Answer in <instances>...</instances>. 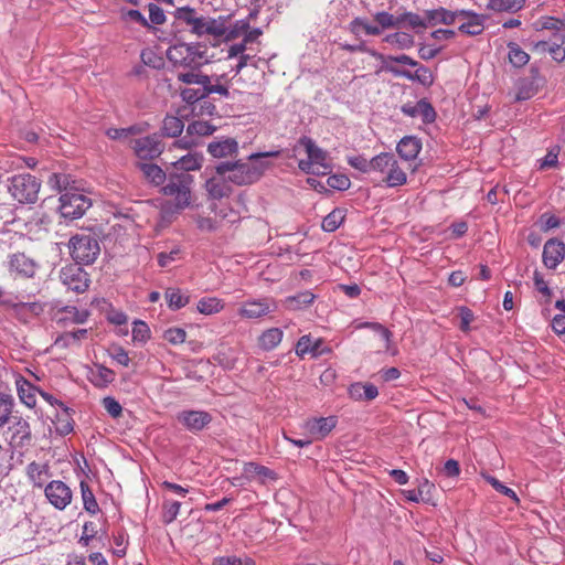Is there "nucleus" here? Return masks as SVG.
Returning a JSON list of instances; mask_svg holds the SVG:
<instances>
[{
  "instance_id": "nucleus-47",
  "label": "nucleus",
  "mask_w": 565,
  "mask_h": 565,
  "mask_svg": "<svg viewBox=\"0 0 565 565\" xmlns=\"http://www.w3.org/2000/svg\"><path fill=\"white\" fill-rule=\"evenodd\" d=\"M14 399L12 395L0 393V427L9 423L12 413Z\"/></svg>"
},
{
  "instance_id": "nucleus-31",
  "label": "nucleus",
  "mask_w": 565,
  "mask_h": 565,
  "mask_svg": "<svg viewBox=\"0 0 565 565\" xmlns=\"http://www.w3.org/2000/svg\"><path fill=\"white\" fill-rule=\"evenodd\" d=\"M203 157L198 152H189L172 163L177 171L188 173L201 169Z\"/></svg>"
},
{
  "instance_id": "nucleus-9",
  "label": "nucleus",
  "mask_w": 565,
  "mask_h": 565,
  "mask_svg": "<svg viewBox=\"0 0 565 565\" xmlns=\"http://www.w3.org/2000/svg\"><path fill=\"white\" fill-rule=\"evenodd\" d=\"M276 310V300L270 297H264L244 301L238 309V315L244 319L257 320L275 312Z\"/></svg>"
},
{
  "instance_id": "nucleus-21",
  "label": "nucleus",
  "mask_w": 565,
  "mask_h": 565,
  "mask_svg": "<svg viewBox=\"0 0 565 565\" xmlns=\"http://www.w3.org/2000/svg\"><path fill=\"white\" fill-rule=\"evenodd\" d=\"M543 263L550 269H555L565 257V244L557 239H548L543 247Z\"/></svg>"
},
{
  "instance_id": "nucleus-51",
  "label": "nucleus",
  "mask_w": 565,
  "mask_h": 565,
  "mask_svg": "<svg viewBox=\"0 0 565 565\" xmlns=\"http://www.w3.org/2000/svg\"><path fill=\"white\" fill-rule=\"evenodd\" d=\"M120 18L129 24H139L145 28L149 26L148 20L139 10L136 9H120Z\"/></svg>"
},
{
  "instance_id": "nucleus-60",
  "label": "nucleus",
  "mask_w": 565,
  "mask_h": 565,
  "mask_svg": "<svg viewBox=\"0 0 565 565\" xmlns=\"http://www.w3.org/2000/svg\"><path fill=\"white\" fill-rule=\"evenodd\" d=\"M68 177L62 173H52L47 179V184L57 191L66 190L68 185Z\"/></svg>"
},
{
  "instance_id": "nucleus-32",
  "label": "nucleus",
  "mask_w": 565,
  "mask_h": 565,
  "mask_svg": "<svg viewBox=\"0 0 565 565\" xmlns=\"http://www.w3.org/2000/svg\"><path fill=\"white\" fill-rule=\"evenodd\" d=\"M457 11H448L444 8L429 10L426 12V18L428 23L436 24V23H444V24H455L457 22Z\"/></svg>"
},
{
  "instance_id": "nucleus-12",
  "label": "nucleus",
  "mask_w": 565,
  "mask_h": 565,
  "mask_svg": "<svg viewBox=\"0 0 565 565\" xmlns=\"http://www.w3.org/2000/svg\"><path fill=\"white\" fill-rule=\"evenodd\" d=\"M135 154L141 160H152L163 151V145L159 135L145 136L131 141Z\"/></svg>"
},
{
  "instance_id": "nucleus-46",
  "label": "nucleus",
  "mask_w": 565,
  "mask_h": 565,
  "mask_svg": "<svg viewBox=\"0 0 565 565\" xmlns=\"http://www.w3.org/2000/svg\"><path fill=\"white\" fill-rule=\"evenodd\" d=\"M374 20L376 21V25L380 26L381 31L384 29L401 28L399 14L394 15L386 11H380L375 13Z\"/></svg>"
},
{
  "instance_id": "nucleus-58",
  "label": "nucleus",
  "mask_w": 565,
  "mask_h": 565,
  "mask_svg": "<svg viewBox=\"0 0 565 565\" xmlns=\"http://www.w3.org/2000/svg\"><path fill=\"white\" fill-rule=\"evenodd\" d=\"M181 249L174 247L170 252H161L158 254L157 259L160 267H168L171 263L180 259Z\"/></svg>"
},
{
  "instance_id": "nucleus-15",
  "label": "nucleus",
  "mask_w": 565,
  "mask_h": 565,
  "mask_svg": "<svg viewBox=\"0 0 565 565\" xmlns=\"http://www.w3.org/2000/svg\"><path fill=\"white\" fill-rule=\"evenodd\" d=\"M338 417H312L305 422L303 429L312 440L324 439L337 426Z\"/></svg>"
},
{
  "instance_id": "nucleus-25",
  "label": "nucleus",
  "mask_w": 565,
  "mask_h": 565,
  "mask_svg": "<svg viewBox=\"0 0 565 565\" xmlns=\"http://www.w3.org/2000/svg\"><path fill=\"white\" fill-rule=\"evenodd\" d=\"M420 149V140L413 136L402 138L396 147L399 157L406 161L414 160L418 156Z\"/></svg>"
},
{
  "instance_id": "nucleus-50",
  "label": "nucleus",
  "mask_w": 565,
  "mask_h": 565,
  "mask_svg": "<svg viewBox=\"0 0 565 565\" xmlns=\"http://www.w3.org/2000/svg\"><path fill=\"white\" fill-rule=\"evenodd\" d=\"M385 41L402 50L409 49L414 45L413 35L406 32H396L394 34H388L386 35Z\"/></svg>"
},
{
  "instance_id": "nucleus-13",
  "label": "nucleus",
  "mask_w": 565,
  "mask_h": 565,
  "mask_svg": "<svg viewBox=\"0 0 565 565\" xmlns=\"http://www.w3.org/2000/svg\"><path fill=\"white\" fill-rule=\"evenodd\" d=\"M38 268V263L24 253L17 252L8 256V269L14 277L33 278Z\"/></svg>"
},
{
  "instance_id": "nucleus-44",
  "label": "nucleus",
  "mask_w": 565,
  "mask_h": 565,
  "mask_svg": "<svg viewBox=\"0 0 565 565\" xmlns=\"http://www.w3.org/2000/svg\"><path fill=\"white\" fill-rule=\"evenodd\" d=\"M371 55L374 56L375 58L381 60L383 63V66L385 64L392 65V63H398V64L408 65L412 67L418 66V62L406 54H401V55H396V56H393V55L385 56L375 51H371Z\"/></svg>"
},
{
  "instance_id": "nucleus-38",
  "label": "nucleus",
  "mask_w": 565,
  "mask_h": 565,
  "mask_svg": "<svg viewBox=\"0 0 565 565\" xmlns=\"http://www.w3.org/2000/svg\"><path fill=\"white\" fill-rule=\"evenodd\" d=\"M115 380V373L104 365H96L92 371L90 382L98 387H105Z\"/></svg>"
},
{
  "instance_id": "nucleus-41",
  "label": "nucleus",
  "mask_w": 565,
  "mask_h": 565,
  "mask_svg": "<svg viewBox=\"0 0 565 565\" xmlns=\"http://www.w3.org/2000/svg\"><path fill=\"white\" fill-rule=\"evenodd\" d=\"M79 487H81L83 507H84L85 511H87L88 513H90L93 515L98 513L99 507H98V503H97L95 495H94L93 491L90 490L88 483L85 481H82Z\"/></svg>"
},
{
  "instance_id": "nucleus-61",
  "label": "nucleus",
  "mask_w": 565,
  "mask_h": 565,
  "mask_svg": "<svg viewBox=\"0 0 565 565\" xmlns=\"http://www.w3.org/2000/svg\"><path fill=\"white\" fill-rule=\"evenodd\" d=\"M181 97L184 102L189 104H193L200 99L206 97L204 87L194 89V88H184L181 90Z\"/></svg>"
},
{
  "instance_id": "nucleus-27",
  "label": "nucleus",
  "mask_w": 565,
  "mask_h": 565,
  "mask_svg": "<svg viewBox=\"0 0 565 565\" xmlns=\"http://www.w3.org/2000/svg\"><path fill=\"white\" fill-rule=\"evenodd\" d=\"M205 189L210 198L220 200L231 193V186L227 184V179L220 177H212L205 182Z\"/></svg>"
},
{
  "instance_id": "nucleus-10",
  "label": "nucleus",
  "mask_w": 565,
  "mask_h": 565,
  "mask_svg": "<svg viewBox=\"0 0 565 565\" xmlns=\"http://www.w3.org/2000/svg\"><path fill=\"white\" fill-rule=\"evenodd\" d=\"M62 284L75 294H83L89 287L88 274L77 264L63 267L60 271Z\"/></svg>"
},
{
  "instance_id": "nucleus-28",
  "label": "nucleus",
  "mask_w": 565,
  "mask_h": 565,
  "mask_svg": "<svg viewBox=\"0 0 565 565\" xmlns=\"http://www.w3.org/2000/svg\"><path fill=\"white\" fill-rule=\"evenodd\" d=\"M73 409H71L67 406H64L61 409H57L55 414V429L56 433L61 436L68 435L71 431H73L74 428V420H73Z\"/></svg>"
},
{
  "instance_id": "nucleus-17",
  "label": "nucleus",
  "mask_w": 565,
  "mask_h": 565,
  "mask_svg": "<svg viewBox=\"0 0 565 565\" xmlns=\"http://www.w3.org/2000/svg\"><path fill=\"white\" fill-rule=\"evenodd\" d=\"M168 58L174 64L191 66L194 64H202L206 57L198 51L196 47L191 45L173 46L168 50Z\"/></svg>"
},
{
  "instance_id": "nucleus-35",
  "label": "nucleus",
  "mask_w": 565,
  "mask_h": 565,
  "mask_svg": "<svg viewBox=\"0 0 565 565\" xmlns=\"http://www.w3.org/2000/svg\"><path fill=\"white\" fill-rule=\"evenodd\" d=\"M60 320L65 323L82 324L88 319L89 312L86 309L79 310L74 306H66L61 311Z\"/></svg>"
},
{
  "instance_id": "nucleus-19",
  "label": "nucleus",
  "mask_w": 565,
  "mask_h": 565,
  "mask_svg": "<svg viewBox=\"0 0 565 565\" xmlns=\"http://www.w3.org/2000/svg\"><path fill=\"white\" fill-rule=\"evenodd\" d=\"M402 113L405 116L415 118L420 117L424 124H431L436 119V111L431 104L423 98L417 103H406L401 107Z\"/></svg>"
},
{
  "instance_id": "nucleus-5",
  "label": "nucleus",
  "mask_w": 565,
  "mask_h": 565,
  "mask_svg": "<svg viewBox=\"0 0 565 565\" xmlns=\"http://www.w3.org/2000/svg\"><path fill=\"white\" fill-rule=\"evenodd\" d=\"M193 177L184 172H170L167 184L162 188V193L173 198L174 206L183 210L191 202V185Z\"/></svg>"
},
{
  "instance_id": "nucleus-54",
  "label": "nucleus",
  "mask_w": 565,
  "mask_h": 565,
  "mask_svg": "<svg viewBox=\"0 0 565 565\" xmlns=\"http://www.w3.org/2000/svg\"><path fill=\"white\" fill-rule=\"evenodd\" d=\"M401 26L408 25L412 29H425L427 22L420 15L413 12H405L399 14Z\"/></svg>"
},
{
  "instance_id": "nucleus-3",
  "label": "nucleus",
  "mask_w": 565,
  "mask_h": 565,
  "mask_svg": "<svg viewBox=\"0 0 565 565\" xmlns=\"http://www.w3.org/2000/svg\"><path fill=\"white\" fill-rule=\"evenodd\" d=\"M299 148H303L307 159L298 162V168L307 174L326 175L330 172L331 166L328 163V153L317 146L309 137H301L294 148L297 152Z\"/></svg>"
},
{
  "instance_id": "nucleus-39",
  "label": "nucleus",
  "mask_w": 565,
  "mask_h": 565,
  "mask_svg": "<svg viewBox=\"0 0 565 565\" xmlns=\"http://www.w3.org/2000/svg\"><path fill=\"white\" fill-rule=\"evenodd\" d=\"M224 302L223 300L216 297H205L199 300L196 305V309L200 313L203 315H214L223 310Z\"/></svg>"
},
{
  "instance_id": "nucleus-52",
  "label": "nucleus",
  "mask_w": 565,
  "mask_h": 565,
  "mask_svg": "<svg viewBox=\"0 0 565 565\" xmlns=\"http://www.w3.org/2000/svg\"><path fill=\"white\" fill-rule=\"evenodd\" d=\"M248 29H249L248 20L236 21L233 25H228V22H227L226 23V33H224L222 38H224L226 41H232L241 35H245V33L247 32Z\"/></svg>"
},
{
  "instance_id": "nucleus-6",
  "label": "nucleus",
  "mask_w": 565,
  "mask_h": 565,
  "mask_svg": "<svg viewBox=\"0 0 565 565\" xmlns=\"http://www.w3.org/2000/svg\"><path fill=\"white\" fill-rule=\"evenodd\" d=\"M41 182L30 173L13 175L9 179L8 190L11 196L22 204L34 203L38 200Z\"/></svg>"
},
{
  "instance_id": "nucleus-45",
  "label": "nucleus",
  "mask_w": 565,
  "mask_h": 565,
  "mask_svg": "<svg viewBox=\"0 0 565 565\" xmlns=\"http://www.w3.org/2000/svg\"><path fill=\"white\" fill-rule=\"evenodd\" d=\"M181 503L179 501L164 499L162 503V522L172 523L179 515Z\"/></svg>"
},
{
  "instance_id": "nucleus-59",
  "label": "nucleus",
  "mask_w": 565,
  "mask_h": 565,
  "mask_svg": "<svg viewBox=\"0 0 565 565\" xmlns=\"http://www.w3.org/2000/svg\"><path fill=\"white\" fill-rule=\"evenodd\" d=\"M327 183L332 189L344 191L349 189L351 181L344 174H332L328 178Z\"/></svg>"
},
{
  "instance_id": "nucleus-53",
  "label": "nucleus",
  "mask_w": 565,
  "mask_h": 565,
  "mask_svg": "<svg viewBox=\"0 0 565 565\" xmlns=\"http://www.w3.org/2000/svg\"><path fill=\"white\" fill-rule=\"evenodd\" d=\"M131 333L135 342L146 343L150 339V329L148 324L141 320L134 321Z\"/></svg>"
},
{
  "instance_id": "nucleus-30",
  "label": "nucleus",
  "mask_w": 565,
  "mask_h": 565,
  "mask_svg": "<svg viewBox=\"0 0 565 565\" xmlns=\"http://www.w3.org/2000/svg\"><path fill=\"white\" fill-rule=\"evenodd\" d=\"M238 145L234 139L227 138L220 141H213L209 145L207 151L214 158H224L227 156H232L237 152Z\"/></svg>"
},
{
  "instance_id": "nucleus-8",
  "label": "nucleus",
  "mask_w": 565,
  "mask_h": 565,
  "mask_svg": "<svg viewBox=\"0 0 565 565\" xmlns=\"http://www.w3.org/2000/svg\"><path fill=\"white\" fill-rule=\"evenodd\" d=\"M92 201L88 196L76 191H65L60 196V213L66 220L82 217L90 207Z\"/></svg>"
},
{
  "instance_id": "nucleus-42",
  "label": "nucleus",
  "mask_w": 565,
  "mask_h": 565,
  "mask_svg": "<svg viewBox=\"0 0 565 565\" xmlns=\"http://www.w3.org/2000/svg\"><path fill=\"white\" fill-rule=\"evenodd\" d=\"M344 221V212L341 209H334L323 217L321 227L324 232H334Z\"/></svg>"
},
{
  "instance_id": "nucleus-7",
  "label": "nucleus",
  "mask_w": 565,
  "mask_h": 565,
  "mask_svg": "<svg viewBox=\"0 0 565 565\" xmlns=\"http://www.w3.org/2000/svg\"><path fill=\"white\" fill-rule=\"evenodd\" d=\"M70 254L77 265H88L95 262L99 255L98 241L89 234H77L71 237L68 243Z\"/></svg>"
},
{
  "instance_id": "nucleus-24",
  "label": "nucleus",
  "mask_w": 565,
  "mask_h": 565,
  "mask_svg": "<svg viewBox=\"0 0 565 565\" xmlns=\"http://www.w3.org/2000/svg\"><path fill=\"white\" fill-rule=\"evenodd\" d=\"M15 386L20 401L30 408L34 407L39 390L23 376L17 377Z\"/></svg>"
},
{
  "instance_id": "nucleus-56",
  "label": "nucleus",
  "mask_w": 565,
  "mask_h": 565,
  "mask_svg": "<svg viewBox=\"0 0 565 565\" xmlns=\"http://www.w3.org/2000/svg\"><path fill=\"white\" fill-rule=\"evenodd\" d=\"M163 339L173 345L181 344L186 339V332L182 328L172 327L164 331Z\"/></svg>"
},
{
  "instance_id": "nucleus-64",
  "label": "nucleus",
  "mask_w": 565,
  "mask_h": 565,
  "mask_svg": "<svg viewBox=\"0 0 565 565\" xmlns=\"http://www.w3.org/2000/svg\"><path fill=\"white\" fill-rule=\"evenodd\" d=\"M459 317H460V330L467 332L470 330V323L473 321L475 316L473 312L467 307L459 308Z\"/></svg>"
},
{
  "instance_id": "nucleus-63",
  "label": "nucleus",
  "mask_w": 565,
  "mask_h": 565,
  "mask_svg": "<svg viewBox=\"0 0 565 565\" xmlns=\"http://www.w3.org/2000/svg\"><path fill=\"white\" fill-rule=\"evenodd\" d=\"M103 406L113 418L119 417L122 413L121 405L114 397H105L103 399Z\"/></svg>"
},
{
  "instance_id": "nucleus-49",
  "label": "nucleus",
  "mask_w": 565,
  "mask_h": 565,
  "mask_svg": "<svg viewBox=\"0 0 565 565\" xmlns=\"http://www.w3.org/2000/svg\"><path fill=\"white\" fill-rule=\"evenodd\" d=\"M178 79L185 84H196L201 87H204L205 84H209V76L204 75L200 72H196L194 70L186 71V72H179L178 73Z\"/></svg>"
},
{
  "instance_id": "nucleus-36",
  "label": "nucleus",
  "mask_w": 565,
  "mask_h": 565,
  "mask_svg": "<svg viewBox=\"0 0 565 565\" xmlns=\"http://www.w3.org/2000/svg\"><path fill=\"white\" fill-rule=\"evenodd\" d=\"M525 4V0H488L487 8L495 12L514 13L521 10Z\"/></svg>"
},
{
  "instance_id": "nucleus-11",
  "label": "nucleus",
  "mask_w": 565,
  "mask_h": 565,
  "mask_svg": "<svg viewBox=\"0 0 565 565\" xmlns=\"http://www.w3.org/2000/svg\"><path fill=\"white\" fill-rule=\"evenodd\" d=\"M47 501L58 511H64L73 499L72 489L61 480H52L44 487Z\"/></svg>"
},
{
  "instance_id": "nucleus-33",
  "label": "nucleus",
  "mask_w": 565,
  "mask_h": 565,
  "mask_svg": "<svg viewBox=\"0 0 565 565\" xmlns=\"http://www.w3.org/2000/svg\"><path fill=\"white\" fill-rule=\"evenodd\" d=\"M349 29L356 36H360L362 33L367 35H379L381 33L380 26L369 22L364 18L353 19L349 24Z\"/></svg>"
},
{
  "instance_id": "nucleus-14",
  "label": "nucleus",
  "mask_w": 565,
  "mask_h": 565,
  "mask_svg": "<svg viewBox=\"0 0 565 565\" xmlns=\"http://www.w3.org/2000/svg\"><path fill=\"white\" fill-rule=\"evenodd\" d=\"M177 420L189 431L199 433L212 422V415L205 411L184 409L177 414Z\"/></svg>"
},
{
  "instance_id": "nucleus-4",
  "label": "nucleus",
  "mask_w": 565,
  "mask_h": 565,
  "mask_svg": "<svg viewBox=\"0 0 565 565\" xmlns=\"http://www.w3.org/2000/svg\"><path fill=\"white\" fill-rule=\"evenodd\" d=\"M372 172L384 175L382 181L388 188L402 186L407 182V175L399 167L395 156L390 152H381L371 159Z\"/></svg>"
},
{
  "instance_id": "nucleus-55",
  "label": "nucleus",
  "mask_w": 565,
  "mask_h": 565,
  "mask_svg": "<svg viewBox=\"0 0 565 565\" xmlns=\"http://www.w3.org/2000/svg\"><path fill=\"white\" fill-rule=\"evenodd\" d=\"M356 328L358 329L367 328V329L373 330L385 341V343H386L385 348L386 349L390 348L392 332L387 328L382 326L381 323H379V322H362V323L358 324Z\"/></svg>"
},
{
  "instance_id": "nucleus-29",
  "label": "nucleus",
  "mask_w": 565,
  "mask_h": 565,
  "mask_svg": "<svg viewBox=\"0 0 565 565\" xmlns=\"http://www.w3.org/2000/svg\"><path fill=\"white\" fill-rule=\"evenodd\" d=\"M284 338V331L279 328H269L258 337V347L264 351H271L277 348Z\"/></svg>"
},
{
  "instance_id": "nucleus-40",
  "label": "nucleus",
  "mask_w": 565,
  "mask_h": 565,
  "mask_svg": "<svg viewBox=\"0 0 565 565\" xmlns=\"http://www.w3.org/2000/svg\"><path fill=\"white\" fill-rule=\"evenodd\" d=\"M164 297L171 310H179L189 303V296L181 292L180 289L169 288Z\"/></svg>"
},
{
  "instance_id": "nucleus-57",
  "label": "nucleus",
  "mask_w": 565,
  "mask_h": 565,
  "mask_svg": "<svg viewBox=\"0 0 565 565\" xmlns=\"http://www.w3.org/2000/svg\"><path fill=\"white\" fill-rule=\"evenodd\" d=\"M245 471L248 472V473H255L257 475L258 477H260L263 480L265 479H270V480H274L276 479V473L265 467V466H260V465H257L255 462H249L245 466Z\"/></svg>"
},
{
  "instance_id": "nucleus-23",
  "label": "nucleus",
  "mask_w": 565,
  "mask_h": 565,
  "mask_svg": "<svg viewBox=\"0 0 565 565\" xmlns=\"http://www.w3.org/2000/svg\"><path fill=\"white\" fill-rule=\"evenodd\" d=\"M348 394L354 401H373L377 397L379 390L372 383L355 382L349 386Z\"/></svg>"
},
{
  "instance_id": "nucleus-37",
  "label": "nucleus",
  "mask_w": 565,
  "mask_h": 565,
  "mask_svg": "<svg viewBox=\"0 0 565 565\" xmlns=\"http://www.w3.org/2000/svg\"><path fill=\"white\" fill-rule=\"evenodd\" d=\"M139 168L145 178L154 185L162 184L167 179L166 172L154 163H140Z\"/></svg>"
},
{
  "instance_id": "nucleus-18",
  "label": "nucleus",
  "mask_w": 565,
  "mask_h": 565,
  "mask_svg": "<svg viewBox=\"0 0 565 565\" xmlns=\"http://www.w3.org/2000/svg\"><path fill=\"white\" fill-rule=\"evenodd\" d=\"M416 67L417 68L415 72H411L390 64H385L384 66H382L384 71L390 72L396 77H404L408 81L418 82L419 84L426 87L431 86L434 83V75L431 71L424 65H418Z\"/></svg>"
},
{
  "instance_id": "nucleus-16",
  "label": "nucleus",
  "mask_w": 565,
  "mask_h": 565,
  "mask_svg": "<svg viewBox=\"0 0 565 565\" xmlns=\"http://www.w3.org/2000/svg\"><path fill=\"white\" fill-rule=\"evenodd\" d=\"M487 18L469 10H458L457 24L461 33L468 35H479L484 30Z\"/></svg>"
},
{
  "instance_id": "nucleus-48",
  "label": "nucleus",
  "mask_w": 565,
  "mask_h": 565,
  "mask_svg": "<svg viewBox=\"0 0 565 565\" xmlns=\"http://www.w3.org/2000/svg\"><path fill=\"white\" fill-rule=\"evenodd\" d=\"M530 60L529 54L523 51L518 44H509V61L515 67L524 66Z\"/></svg>"
},
{
  "instance_id": "nucleus-34",
  "label": "nucleus",
  "mask_w": 565,
  "mask_h": 565,
  "mask_svg": "<svg viewBox=\"0 0 565 565\" xmlns=\"http://www.w3.org/2000/svg\"><path fill=\"white\" fill-rule=\"evenodd\" d=\"M316 296L311 291H301L295 296L287 297L285 299V306L289 310H301L315 300Z\"/></svg>"
},
{
  "instance_id": "nucleus-20",
  "label": "nucleus",
  "mask_w": 565,
  "mask_h": 565,
  "mask_svg": "<svg viewBox=\"0 0 565 565\" xmlns=\"http://www.w3.org/2000/svg\"><path fill=\"white\" fill-rule=\"evenodd\" d=\"M215 131V127L209 124L207 121L196 120L191 122L186 128V134L184 138L175 141L180 148L189 149L196 146V141L193 139V136L202 137L210 136Z\"/></svg>"
},
{
  "instance_id": "nucleus-1",
  "label": "nucleus",
  "mask_w": 565,
  "mask_h": 565,
  "mask_svg": "<svg viewBox=\"0 0 565 565\" xmlns=\"http://www.w3.org/2000/svg\"><path fill=\"white\" fill-rule=\"evenodd\" d=\"M279 151L258 152L249 156L248 161H226L215 167L216 174L226 178L236 185H246L256 182L267 169V163L258 161L262 158L278 157Z\"/></svg>"
},
{
  "instance_id": "nucleus-26",
  "label": "nucleus",
  "mask_w": 565,
  "mask_h": 565,
  "mask_svg": "<svg viewBox=\"0 0 565 565\" xmlns=\"http://www.w3.org/2000/svg\"><path fill=\"white\" fill-rule=\"evenodd\" d=\"M26 476L35 488H43L50 476V468L46 463L32 461L26 466Z\"/></svg>"
},
{
  "instance_id": "nucleus-62",
  "label": "nucleus",
  "mask_w": 565,
  "mask_h": 565,
  "mask_svg": "<svg viewBox=\"0 0 565 565\" xmlns=\"http://www.w3.org/2000/svg\"><path fill=\"white\" fill-rule=\"evenodd\" d=\"M487 481L500 493L511 498L513 501H519L518 499V495L515 493L514 490H512L511 488L504 486L502 482H500L497 478L494 477H487Z\"/></svg>"
},
{
  "instance_id": "nucleus-2",
  "label": "nucleus",
  "mask_w": 565,
  "mask_h": 565,
  "mask_svg": "<svg viewBox=\"0 0 565 565\" xmlns=\"http://www.w3.org/2000/svg\"><path fill=\"white\" fill-rule=\"evenodd\" d=\"M177 19L185 24L188 30L199 36L222 38L226 33L227 15L210 17L193 8L183 7L177 10Z\"/></svg>"
},
{
  "instance_id": "nucleus-43",
  "label": "nucleus",
  "mask_w": 565,
  "mask_h": 565,
  "mask_svg": "<svg viewBox=\"0 0 565 565\" xmlns=\"http://www.w3.org/2000/svg\"><path fill=\"white\" fill-rule=\"evenodd\" d=\"M184 128L181 118L177 116H166L162 125V134L167 137H178Z\"/></svg>"
},
{
  "instance_id": "nucleus-22",
  "label": "nucleus",
  "mask_w": 565,
  "mask_h": 565,
  "mask_svg": "<svg viewBox=\"0 0 565 565\" xmlns=\"http://www.w3.org/2000/svg\"><path fill=\"white\" fill-rule=\"evenodd\" d=\"M11 430L10 444L13 447H24L31 441V427L26 419L19 417L9 428Z\"/></svg>"
}]
</instances>
